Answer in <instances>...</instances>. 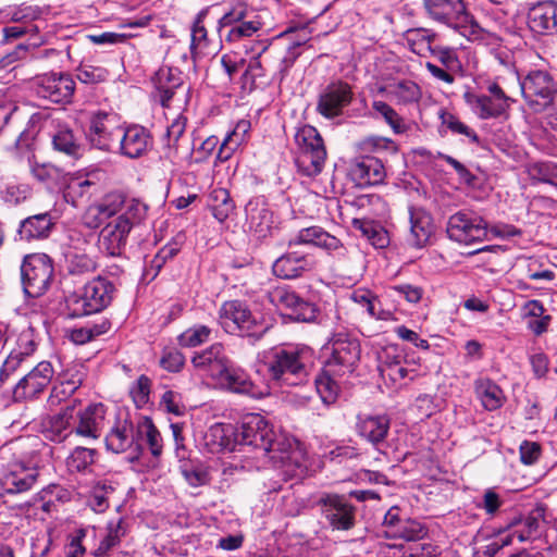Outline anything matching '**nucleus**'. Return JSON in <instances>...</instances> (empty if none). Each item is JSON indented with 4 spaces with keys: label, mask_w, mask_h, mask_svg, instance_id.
I'll return each instance as SVG.
<instances>
[{
    "label": "nucleus",
    "mask_w": 557,
    "mask_h": 557,
    "mask_svg": "<svg viewBox=\"0 0 557 557\" xmlns=\"http://www.w3.org/2000/svg\"><path fill=\"white\" fill-rule=\"evenodd\" d=\"M236 441L237 445L261 449L272 465L289 478H302L308 470L307 453L299 442L275 434L261 414L251 413L244 418Z\"/></svg>",
    "instance_id": "nucleus-1"
},
{
    "label": "nucleus",
    "mask_w": 557,
    "mask_h": 557,
    "mask_svg": "<svg viewBox=\"0 0 557 557\" xmlns=\"http://www.w3.org/2000/svg\"><path fill=\"white\" fill-rule=\"evenodd\" d=\"M313 350L306 345H283L272 348L264 364L270 377L281 385H299L308 380Z\"/></svg>",
    "instance_id": "nucleus-2"
},
{
    "label": "nucleus",
    "mask_w": 557,
    "mask_h": 557,
    "mask_svg": "<svg viewBox=\"0 0 557 557\" xmlns=\"http://www.w3.org/2000/svg\"><path fill=\"white\" fill-rule=\"evenodd\" d=\"M502 231L498 226L488 228L487 222L472 211L460 210L448 218L446 233L450 240L470 246L488 240L491 233L495 237L512 236L519 232L512 226Z\"/></svg>",
    "instance_id": "nucleus-3"
},
{
    "label": "nucleus",
    "mask_w": 557,
    "mask_h": 557,
    "mask_svg": "<svg viewBox=\"0 0 557 557\" xmlns=\"http://www.w3.org/2000/svg\"><path fill=\"white\" fill-rule=\"evenodd\" d=\"M115 285L104 276H97L87 282L82 292L66 298L69 315L79 318L98 313L109 307L114 298Z\"/></svg>",
    "instance_id": "nucleus-4"
},
{
    "label": "nucleus",
    "mask_w": 557,
    "mask_h": 557,
    "mask_svg": "<svg viewBox=\"0 0 557 557\" xmlns=\"http://www.w3.org/2000/svg\"><path fill=\"white\" fill-rule=\"evenodd\" d=\"M520 92L527 106L536 113L554 103L557 96V79L546 70H531L523 77L517 76Z\"/></svg>",
    "instance_id": "nucleus-5"
},
{
    "label": "nucleus",
    "mask_w": 557,
    "mask_h": 557,
    "mask_svg": "<svg viewBox=\"0 0 557 557\" xmlns=\"http://www.w3.org/2000/svg\"><path fill=\"white\" fill-rule=\"evenodd\" d=\"M295 141L298 148L296 158L298 169L308 176L321 173L326 159V149L318 129L311 125L299 127L295 134Z\"/></svg>",
    "instance_id": "nucleus-6"
},
{
    "label": "nucleus",
    "mask_w": 557,
    "mask_h": 557,
    "mask_svg": "<svg viewBox=\"0 0 557 557\" xmlns=\"http://www.w3.org/2000/svg\"><path fill=\"white\" fill-rule=\"evenodd\" d=\"M326 350H330V356L325 361V368L334 375L351 373L360 361V342L347 334L334 335Z\"/></svg>",
    "instance_id": "nucleus-7"
},
{
    "label": "nucleus",
    "mask_w": 557,
    "mask_h": 557,
    "mask_svg": "<svg viewBox=\"0 0 557 557\" xmlns=\"http://www.w3.org/2000/svg\"><path fill=\"white\" fill-rule=\"evenodd\" d=\"M22 284L29 297H39L46 293L53 275L51 259L45 253L26 256L21 267Z\"/></svg>",
    "instance_id": "nucleus-8"
},
{
    "label": "nucleus",
    "mask_w": 557,
    "mask_h": 557,
    "mask_svg": "<svg viewBox=\"0 0 557 557\" xmlns=\"http://www.w3.org/2000/svg\"><path fill=\"white\" fill-rule=\"evenodd\" d=\"M219 322L231 334L252 336L261 335L264 331L248 306L240 300L225 301L219 310Z\"/></svg>",
    "instance_id": "nucleus-9"
},
{
    "label": "nucleus",
    "mask_w": 557,
    "mask_h": 557,
    "mask_svg": "<svg viewBox=\"0 0 557 557\" xmlns=\"http://www.w3.org/2000/svg\"><path fill=\"white\" fill-rule=\"evenodd\" d=\"M354 91L350 84L343 79H333L321 88L315 111L327 120L341 116L351 104Z\"/></svg>",
    "instance_id": "nucleus-10"
},
{
    "label": "nucleus",
    "mask_w": 557,
    "mask_h": 557,
    "mask_svg": "<svg viewBox=\"0 0 557 557\" xmlns=\"http://www.w3.org/2000/svg\"><path fill=\"white\" fill-rule=\"evenodd\" d=\"M36 95L53 103H69L75 91V82L66 73H46L34 78Z\"/></svg>",
    "instance_id": "nucleus-11"
},
{
    "label": "nucleus",
    "mask_w": 557,
    "mask_h": 557,
    "mask_svg": "<svg viewBox=\"0 0 557 557\" xmlns=\"http://www.w3.org/2000/svg\"><path fill=\"white\" fill-rule=\"evenodd\" d=\"M122 133L115 114L98 111L91 115L88 139L94 147L111 151L117 146Z\"/></svg>",
    "instance_id": "nucleus-12"
},
{
    "label": "nucleus",
    "mask_w": 557,
    "mask_h": 557,
    "mask_svg": "<svg viewBox=\"0 0 557 557\" xmlns=\"http://www.w3.org/2000/svg\"><path fill=\"white\" fill-rule=\"evenodd\" d=\"M269 301L278 310H289V315L300 322H313L318 310L311 302L305 301L288 286H276L268 293Z\"/></svg>",
    "instance_id": "nucleus-13"
},
{
    "label": "nucleus",
    "mask_w": 557,
    "mask_h": 557,
    "mask_svg": "<svg viewBox=\"0 0 557 557\" xmlns=\"http://www.w3.org/2000/svg\"><path fill=\"white\" fill-rule=\"evenodd\" d=\"M382 533L387 539L418 541L426 534L425 527L403 515L397 506L391 507L384 516Z\"/></svg>",
    "instance_id": "nucleus-14"
},
{
    "label": "nucleus",
    "mask_w": 557,
    "mask_h": 557,
    "mask_svg": "<svg viewBox=\"0 0 557 557\" xmlns=\"http://www.w3.org/2000/svg\"><path fill=\"white\" fill-rule=\"evenodd\" d=\"M298 245L322 248L339 260H345L348 257L347 247L337 237L315 225L301 228L289 238L288 247Z\"/></svg>",
    "instance_id": "nucleus-15"
},
{
    "label": "nucleus",
    "mask_w": 557,
    "mask_h": 557,
    "mask_svg": "<svg viewBox=\"0 0 557 557\" xmlns=\"http://www.w3.org/2000/svg\"><path fill=\"white\" fill-rule=\"evenodd\" d=\"M73 407L75 435L85 440H98L106 422V406L101 403L89 404L86 407Z\"/></svg>",
    "instance_id": "nucleus-16"
},
{
    "label": "nucleus",
    "mask_w": 557,
    "mask_h": 557,
    "mask_svg": "<svg viewBox=\"0 0 557 557\" xmlns=\"http://www.w3.org/2000/svg\"><path fill=\"white\" fill-rule=\"evenodd\" d=\"M247 231L257 239H264L272 235L275 228L274 213L262 197L250 199L246 207Z\"/></svg>",
    "instance_id": "nucleus-17"
},
{
    "label": "nucleus",
    "mask_w": 557,
    "mask_h": 557,
    "mask_svg": "<svg viewBox=\"0 0 557 557\" xmlns=\"http://www.w3.org/2000/svg\"><path fill=\"white\" fill-rule=\"evenodd\" d=\"M321 511L334 530H350L355 525V507L344 497L326 494L319 500Z\"/></svg>",
    "instance_id": "nucleus-18"
},
{
    "label": "nucleus",
    "mask_w": 557,
    "mask_h": 557,
    "mask_svg": "<svg viewBox=\"0 0 557 557\" xmlns=\"http://www.w3.org/2000/svg\"><path fill=\"white\" fill-rule=\"evenodd\" d=\"M52 376L53 369L51 363L48 361L39 362L14 386V400L22 401L37 397L50 384Z\"/></svg>",
    "instance_id": "nucleus-19"
},
{
    "label": "nucleus",
    "mask_w": 557,
    "mask_h": 557,
    "mask_svg": "<svg viewBox=\"0 0 557 557\" xmlns=\"http://www.w3.org/2000/svg\"><path fill=\"white\" fill-rule=\"evenodd\" d=\"M231 359L221 343H214L208 348L196 352L191 364L199 373L209 376L214 382L227 370Z\"/></svg>",
    "instance_id": "nucleus-20"
},
{
    "label": "nucleus",
    "mask_w": 557,
    "mask_h": 557,
    "mask_svg": "<svg viewBox=\"0 0 557 557\" xmlns=\"http://www.w3.org/2000/svg\"><path fill=\"white\" fill-rule=\"evenodd\" d=\"M154 98L162 107H170L171 101L182 91L185 96L187 89L183 86L182 72L177 67L162 66L153 76Z\"/></svg>",
    "instance_id": "nucleus-21"
},
{
    "label": "nucleus",
    "mask_w": 557,
    "mask_h": 557,
    "mask_svg": "<svg viewBox=\"0 0 557 557\" xmlns=\"http://www.w3.org/2000/svg\"><path fill=\"white\" fill-rule=\"evenodd\" d=\"M131 223L124 218H115L108 222L99 235V248L108 256H121L131 233Z\"/></svg>",
    "instance_id": "nucleus-22"
},
{
    "label": "nucleus",
    "mask_w": 557,
    "mask_h": 557,
    "mask_svg": "<svg viewBox=\"0 0 557 557\" xmlns=\"http://www.w3.org/2000/svg\"><path fill=\"white\" fill-rule=\"evenodd\" d=\"M527 22L534 34H557V1H541L533 4L528 11Z\"/></svg>",
    "instance_id": "nucleus-23"
},
{
    "label": "nucleus",
    "mask_w": 557,
    "mask_h": 557,
    "mask_svg": "<svg viewBox=\"0 0 557 557\" xmlns=\"http://www.w3.org/2000/svg\"><path fill=\"white\" fill-rule=\"evenodd\" d=\"M102 172L94 170L86 174H78L71 177L64 190V199L74 207L87 202L89 198L97 193L98 184L101 180Z\"/></svg>",
    "instance_id": "nucleus-24"
},
{
    "label": "nucleus",
    "mask_w": 557,
    "mask_h": 557,
    "mask_svg": "<svg viewBox=\"0 0 557 557\" xmlns=\"http://www.w3.org/2000/svg\"><path fill=\"white\" fill-rule=\"evenodd\" d=\"M41 433L50 442L63 443L75 435L73 407L66 406L60 412L41 420Z\"/></svg>",
    "instance_id": "nucleus-25"
},
{
    "label": "nucleus",
    "mask_w": 557,
    "mask_h": 557,
    "mask_svg": "<svg viewBox=\"0 0 557 557\" xmlns=\"http://www.w3.org/2000/svg\"><path fill=\"white\" fill-rule=\"evenodd\" d=\"M313 268L314 262L307 255L288 251L274 261L272 271L280 278L293 280L311 271Z\"/></svg>",
    "instance_id": "nucleus-26"
},
{
    "label": "nucleus",
    "mask_w": 557,
    "mask_h": 557,
    "mask_svg": "<svg viewBox=\"0 0 557 557\" xmlns=\"http://www.w3.org/2000/svg\"><path fill=\"white\" fill-rule=\"evenodd\" d=\"M423 5L430 18L449 26L467 14L463 0H423Z\"/></svg>",
    "instance_id": "nucleus-27"
},
{
    "label": "nucleus",
    "mask_w": 557,
    "mask_h": 557,
    "mask_svg": "<svg viewBox=\"0 0 557 557\" xmlns=\"http://www.w3.org/2000/svg\"><path fill=\"white\" fill-rule=\"evenodd\" d=\"M350 176L360 187L382 184L386 178V170L381 159L366 156L350 169Z\"/></svg>",
    "instance_id": "nucleus-28"
},
{
    "label": "nucleus",
    "mask_w": 557,
    "mask_h": 557,
    "mask_svg": "<svg viewBox=\"0 0 557 557\" xmlns=\"http://www.w3.org/2000/svg\"><path fill=\"white\" fill-rule=\"evenodd\" d=\"M123 203H125V196L121 193H110L104 198L94 206H90L85 213V223L89 227H98L107 219L122 213Z\"/></svg>",
    "instance_id": "nucleus-29"
},
{
    "label": "nucleus",
    "mask_w": 557,
    "mask_h": 557,
    "mask_svg": "<svg viewBox=\"0 0 557 557\" xmlns=\"http://www.w3.org/2000/svg\"><path fill=\"white\" fill-rule=\"evenodd\" d=\"M39 472L36 468L13 463L3 474V486L8 494H18L30 490L37 482Z\"/></svg>",
    "instance_id": "nucleus-30"
},
{
    "label": "nucleus",
    "mask_w": 557,
    "mask_h": 557,
    "mask_svg": "<svg viewBox=\"0 0 557 557\" xmlns=\"http://www.w3.org/2000/svg\"><path fill=\"white\" fill-rule=\"evenodd\" d=\"M215 383L222 389L235 394H244L251 397H257L260 394L249 375L243 369L235 367L233 362L228 364L227 370L222 373Z\"/></svg>",
    "instance_id": "nucleus-31"
},
{
    "label": "nucleus",
    "mask_w": 557,
    "mask_h": 557,
    "mask_svg": "<svg viewBox=\"0 0 557 557\" xmlns=\"http://www.w3.org/2000/svg\"><path fill=\"white\" fill-rule=\"evenodd\" d=\"M356 428L361 437L376 445L386 438L391 420L386 414H360Z\"/></svg>",
    "instance_id": "nucleus-32"
},
{
    "label": "nucleus",
    "mask_w": 557,
    "mask_h": 557,
    "mask_svg": "<svg viewBox=\"0 0 557 557\" xmlns=\"http://www.w3.org/2000/svg\"><path fill=\"white\" fill-rule=\"evenodd\" d=\"M151 143L148 131L139 125H133L123 129L117 148L124 156L138 158L148 149Z\"/></svg>",
    "instance_id": "nucleus-33"
},
{
    "label": "nucleus",
    "mask_w": 557,
    "mask_h": 557,
    "mask_svg": "<svg viewBox=\"0 0 557 557\" xmlns=\"http://www.w3.org/2000/svg\"><path fill=\"white\" fill-rule=\"evenodd\" d=\"M205 446L209 451L218 454L236 449V432L231 424L215 423L211 425L203 436Z\"/></svg>",
    "instance_id": "nucleus-34"
},
{
    "label": "nucleus",
    "mask_w": 557,
    "mask_h": 557,
    "mask_svg": "<svg viewBox=\"0 0 557 557\" xmlns=\"http://www.w3.org/2000/svg\"><path fill=\"white\" fill-rule=\"evenodd\" d=\"M379 91L397 104L414 103L422 97L420 86L411 79H392L380 87Z\"/></svg>",
    "instance_id": "nucleus-35"
},
{
    "label": "nucleus",
    "mask_w": 557,
    "mask_h": 557,
    "mask_svg": "<svg viewBox=\"0 0 557 557\" xmlns=\"http://www.w3.org/2000/svg\"><path fill=\"white\" fill-rule=\"evenodd\" d=\"M409 244L416 248L424 247L434 233V224L431 214L422 209L411 208L409 210Z\"/></svg>",
    "instance_id": "nucleus-36"
},
{
    "label": "nucleus",
    "mask_w": 557,
    "mask_h": 557,
    "mask_svg": "<svg viewBox=\"0 0 557 557\" xmlns=\"http://www.w3.org/2000/svg\"><path fill=\"white\" fill-rule=\"evenodd\" d=\"M473 388L476 399L487 411H494L503 407L506 401L504 391L492 379L480 376L474 380Z\"/></svg>",
    "instance_id": "nucleus-37"
},
{
    "label": "nucleus",
    "mask_w": 557,
    "mask_h": 557,
    "mask_svg": "<svg viewBox=\"0 0 557 557\" xmlns=\"http://www.w3.org/2000/svg\"><path fill=\"white\" fill-rule=\"evenodd\" d=\"M463 99L472 112L482 120L496 119L507 112V109L490 95L467 91L463 94Z\"/></svg>",
    "instance_id": "nucleus-38"
},
{
    "label": "nucleus",
    "mask_w": 557,
    "mask_h": 557,
    "mask_svg": "<svg viewBox=\"0 0 557 557\" xmlns=\"http://www.w3.org/2000/svg\"><path fill=\"white\" fill-rule=\"evenodd\" d=\"M250 127L251 125L248 120H239L221 143L216 159L221 162L231 159L248 141Z\"/></svg>",
    "instance_id": "nucleus-39"
},
{
    "label": "nucleus",
    "mask_w": 557,
    "mask_h": 557,
    "mask_svg": "<svg viewBox=\"0 0 557 557\" xmlns=\"http://www.w3.org/2000/svg\"><path fill=\"white\" fill-rule=\"evenodd\" d=\"M54 225L51 215L48 212L35 214L24 219L18 227V234L22 239H42L47 238Z\"/></svg>",
    "instance_id": "nucleus-40"
},
{
    "label": "nucleus",
    "mask_w": 557,
    "mask_h": 557,
    "mask_svg": "<svg viewBox=\"0 0 557 557\" xmlns=\"http://www.w3.org/2000/svg\"><path fill=\"white\" fill-rule=\"evenodd\" d=\"M16 349L12 351L0 370V383H3L12 372L22 357L32 355L36 349L34 334L30 330L23 331L17 338Z\"/></svg>",
    "instance_id": "nucleus-41"
},
{
    "label": "nucleus",
    "mask_w": 557,
    "mask_h": 557,
    "mask_svg": "<svg viewBox=\"0 0 557 557\" xmlns=\"http://www.w3.org/2000/svg\"><path fill=\"white\" fill-rule=\"evenodd\" d=\"M97 269V261L87 248H73L66 255V270L73 276H83Z\"/></svg>",
    "instance_id": "nucleus-42"
},
{
    "label": "nucleus",
    "mask_w": 557,
    "mask_h": 557,
    "mask_svg": "<svg viewBox=\"0 0 557 557\" xmlns=\"http://www.w3.org/2000/svg\"><path fill=\"white\" fill-rule=\"evenodd\" d=\"M134 442L133 425L124 421L111 430L106 436L108 449L119 454L127 450Z\"/></svg>",
    "instance_id": "nucleus-43"
},
{
    "label": "nucleus",
    "mask_w": 557,
    "mask_h": 557,
    "mask_svg": "<svg viewBox=\"0 0 557 557\" xmlns=\"http://www.w3.org/2000/svg\"><path fill=\"white\" fill-rule=\"evenodd\" d=\"M436 34L425 28L409 29L406 34V41L410 50L421 57H425L433 50V41Z\"/></svg>",
    "instance_id": "nucleus-44"
},
{
    "label": "nucleus",
    "mask_w": 557,
    "mask_h": 557,
    "mask_svg": "<svg viewBox=\"0 0 557 557\" xmlns=\"http://www.w3.org/2000/svg\"><path fill=\"white\" fill-rule=\"evenodd\" d=\"M209 206L219 222H224L235 210V203L225 188H215L210 193Z\"/></svg>",
    "instance_id": "nucleus-45"
},
{
    "label": "nucleus",
    "mask_w": 557,
    "mask_h": 557,
    "mask_svg": "<svg viewBox=\"0 0 557 557\" xmlns=\"http://www.w3.org/2000/svg\"><path fill=\"white\" fill-rule=\"evenodd\" d=\"M52 146L55 150L73 158H79L83 152V147L78 138H76L73 131L67 127H60L53 134Z\"/></svg>",
    "instance_id": "nucleus-46"
},
{
    "label": "nucleus",
    "mask_w": 557,
    "mask_h": 557,
    "mask_svg": "<svg viewBox=\"0 0 557 557\" xmlns=\"http://www.w3.org/2000/svg\"><path fill=\"white\" fill-rule=\"evenodd\" d=\"M111 329V322L106 318H100L92 323L77 329H73L70 333V339L78 345H83L94 338L106 334Z\"/></svg>",
    "instance_id": "nucleus-47"
},
{
    "label": "nucleus",
    "mask_w": 557,
    "mask_h": 557,
    "mask_svg": "<svg viewBox=\"0 0 557 557\" xmlns=\"http://www.w3.org/2000/svg\"><path fill=\"white\" fill-rule=\"evenodd\" d=\"M126 534L124 521L119 519L116 521H110L107 525V534L100 541L98 547L94 552L96 557H102L107 555L112 548L116 547L121 539Z\"/></svg>",
    "instance_id": "nucleus-48"
},
{
    "label": "nucleus",
    "mask_w": 557,
    "mask_h": 557,
    "mask_svg": "<svg viewBox=\"0 0 557 557\" xmlns=\"http://www.w3.org/2000/svg\"><path fill=\"white\" fill-rule=\"evenodd\" d=\"M137 434L146 442L153 457L161 456L163 449L162 436L151 419L146 417L138 423Z\"/></svg>",
    "instance_id": "nucleus-49"
},
{
    "label": "nucleus",
    "mask_w": 557,
    "mask_h": 557,
    "mask_svg": "<svg viewBox=\"0 0 557 557\" xmlns=\"http://www.w3.org/2000/svg\"><path fill=\"white\" fill-rule=\"evenodd\" d=\"M372 109L391 126L395 134H405L409 131L410 126L406 121L392 108L388 103L374 100Z\"/></svg>",
    "instance_id": "nucleus-50"
},
{
    "label": "nucleus",
    "mask_w": 557,
    "mask_h": 557,
    "mask_svg": "<svg viewBox=\"0 0 557 557\" xmlns=\"http://www.w3.org/2000/svg\"><path fill=\"white\" fill-rule=\"evenodd\" d=\"M211 334L212 330L209 326L195 324L180 334L177 342L182 347L193 348L208 342Z\"/></svg>",
    "instance_id": "nucleus-51"
},
{
    "label": "nucleus",
    "mask_w": 557,
    "mask_h": 557,
    "mask_svg": "<svg viewBox=\"0 0 557 557\" xmlns=\"http://www.w3.org/2000/svg\"><path fill=\"white\" fill-rule=\"evenodd\" d=\"M331 374L333 373L329 372L326 368L325 371L314 380L317 393L320 395L322 401L327 405L333 404L339 393V386L336 381L332 379Z\"/></svg>",
    "instance_id": "nucleus-52"
},
{
    "label": "nucleus",
    "mask_w": 557,
    "mask_h": 557,
    "mask_svg": "<svg viewBox=\"0 0 557 557\" xmlns=\"http://www.w3.org/2000/svg\"><path fill=\"white\" fill-rule=\"evenodd\" d=\"M205 16V12L198 13L191 27L190 51L194 58L203 53V50L208 47L209 44L208 33L203 25Z\"/></svg>",
    "instance_id": "nucleus-53"
},
{
    "label": "nucleus",
    "mask_w": 557,
    "mask_h": 557,
    "mask_svg": "<svg viewBox=\"0 0 557 557\" xmlns=\"http://www.w3.org/2000/svg\"><path fill=\"white\" fill-rule=\"evenodd\" d=\"M539 527V518L535 516H528L518 523H515L507 535H512V543L515 540L522 543L534 537L537 534Z\"/></svg>",
    "instance_id": "nucleus-54"
},
{
    "label": "nucleus",
    "mask_w": 557,
    "mask_h": 557,
    "mask_svg": "<svg viewBox=\"0 0 557 557\" xmlns=\"http://www.w3.org/2000/svg\"><path fill=\"white\" fill-rule=\"evenodd\" d=\"M186 117L178 115L175 117L172 123L168 126L166 129V153L168 158H173L177 153L178 141L181 137L185 133L186 128Z\"/></svg>",
    "instance_id": "nucleus-55"
},
{
    "label": "nucleus",
    "mask_w": 557,
    "mask_h": 557,
    "mask_svg": "<svg viewBox=\"0 0 557 557\" xmlns=\"http://www.w3.org/2000/svg\"><path fill=\"white\" fill-rule=\"evenodd\" d=\"M405 364L406 361L404 360L398 363L391 364L379 371L384 380H389L394 385L400 386L405 383L407 379L409 381H412L417 376L416 370L408 369Z\"/></svg>",
    "instance_id": "nucleus-56"
},
{
    "label": "nucleus",
    "mask_w": 557,
    "mask_h": 557,
    "mask_svg": "<svg viewBox=\"0 0 557 557\" xmlns=\"http://www.w3.org/2000/svg\"><path fill=\"white\" fill-rule=\"evenodd\" d=\"M95 455V449L77 446L67 457L66 465L71 471H84L94 463Z\"/></svg>",
    "instance_id": "nucleus-57"
},
{
    "label": "nucleus",
    "mask_w": 557,
    "mask_h": 557,
    "mask_svg": "<svg viewBox=\"0 0 557 557\" xmlns=\"http://www.w3.org/2000/svg\"><path fill=\"white\" fill-rule=\"evenodd\" d=\"M148 207L146 203L136 198H127L125 196V203H123L122 213L116 218H124L131 223V228L139 223L147 213Z\"/></svg>",
    "instance_id": "nucleus-58"
},
{
    "label": "nucleus",
    "mask_w": 557,
    "mask_h": 557,
    "mask_svg": "<svg viewBox=\"0 0 557 557\" xmlns=\"http://www.w3.org/2000/svg\"><path fill=\"white\" fill-rule=\"evenodd\" d=\"M109 72L102 66L81 64L76 70V77L84 84H98L107 81Z\"/></svg>",
    "instance_id": "nucleus-59"
},
{
    "label": "nucleus",
    "mask_w": 557,
    "mask_h": 557,
    "mask_svg": "<svg viewBox=\"0 0 557 557\" xmlns=\"http://www.w3.org/2000/svg\"><path fill=\"white\" fill-rule=\"evenodd\" d=\"M150 388L151 381L146 375H140L137 381L133 383L129 395L137 408H143L149 401Z\"/></svg>",
    "instance_id": "nucleus-60"
},
{
    "label": "nucleus",
    "mask_w": 557,
    "mask_h": 557,
    "mask_svg": "<svg viewBox=\"0 0 557 557\" xmlns=\"http://www.w3.org/2000/svg\"><path fill=\"white\" fill-rule=\"evenodd\" d=\"M261 27L257 21H244L228 28L225 38L227 41L237 42L246 37H251Z\"/></svg>",
    "instance_id": "nucleus-61"
},
{
    "label": "nucleus",
    "mask_w": 557,
    "mask_h": 557,
    "mask_svg": "<svg viewBox=\"0 0 557 557\" xmlns=\"http://www.w3.org/2000/svg\"><path fill=\"white\" fill-rule=\"evenodd\" d=\"M30 173L38 182L45 184L58 182L62 176V171L50 163H35L30 166Z\"/></svg>",
    "instance_id": "nucleus-62"
},
{
    "label": "nucleus",
    "mask_w": 557,
    "mask_h": 557,
    "mask_svg": "<svg viewBox=\"0 0 557 557\" xmlns=\"http://www.w3.org/2000/svg\"><path fill=\"white\" fill-rule=\"evenodd\" d=\"M360 148L364 152H382V151H389V152H396L397 146L395 143L387 138L382 136H369L362 139L360 143Z\"/></svg>",
    "instance_id": "nucleus-63"
},
{
    "label": "nucleus",
    "mask_w": 557,
    "mask_h": 557,
    "mask_svg": "<svg viewBox=\"0 0 557 557\" xmlns=\"http://www.w3.org/2000/svg\"><path fill=\"white\" fill-rule=\"evenodd\" d=\"M32 195V187L28 184H8L3 190V199L11 205H20Z\"/></svg>",
    "instance_id": "nucleus-64"
}]
</instances>
